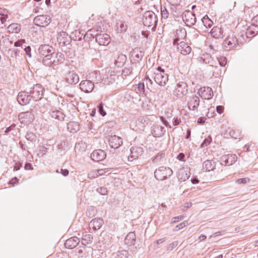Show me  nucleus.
I'll return each mask as SVG.
<instances>
[{"mask_svg":"<svg viewBox=\"0 0 258 258\" xmlns=\"http://www.w3.org/2000/svg\"><path fill=\"white\" fill-rule=\"evenodd\" d=\"M172 170L169 167L161 166L154 172L155 178L158 180H164L171 176Z\"/></svg>","mask_w":258,"mask_h":258,"instance_id":"1","label":"nucleus"},{"mask_svg":"<svg viewBox=\"0 0 258 258\" xmlns=\"http://www.w3.org/2000/svg\"><path fill=\"white\" fill-rule=\"evenodd\" d=\"M158 22L157 18L156 15L152 11H147L143 19V22L145 26L148 27H153L155 28Z\"/></svg>","mask_w":258,"mask_h":258,"instance_id":"2","label":"nucleus"},{"mask_svg":"<svg viewBox=\"0 0 258 258\" xmlns=\"http://www.w3.org/2000/svg\"><path fill=\"white\" fill-rule=\"evenodd\" d=\"M154 80L155 83L161 86H164L168 80V76L160 67L154 73Z\"/></svg>","mask_w":258,"mask_h":258,"instance_id":"3","label":"nucleus"},{"mask_svg":"<svg viewBox=\"0 0 258 258\" xmlns=\"http://www.w3.org/2000/svg\"><path fill=\"white\" fill-rule=\"evenodd\" d=\"M44 89L42 86L39 84L35 85L32 90L28 92L31 100L34 101L40 100L43 96Z\"/></svg>","mask_w":258,"mask_h":258,"instance_id":"4","label":"nucleus"},{"mask_svg":"<svg viewBox=\"0 0 258 258\" xmlns=\"http://www.w3.org/2000/svg\"><path fill=\"white\" fill-rule=\"evenodd\" d=\"M188 91L187 85L184 82H180L177 84L173 91V94L177 97L181 98L185 95Z\"/></svg>","mask_w":258,"mask_h":258,"instance_id":"5","label":"nucleus"},{"mask_svg":"<svg viewBox=\"0 0 258 258\" xmlns=\"http://www.w3.org/2000/svg\"><path fill=\"white\" fill-rule=\"evenodd\" d=\"M18 118L21 123L30 124L33 121L34 115L32 111H28L19 113Z\"/></svg>","mask_w":258,"mask_h":258,"instance_id":"6","label":"nucleus"},{"mask_svg":"<svg viewBox=\"0 0 258 258\" xmlns=\"http://www.w3.org/2000/svg\"><path fill=\"white\" fill-rule=\"evenodd\" d=\"M182 17L183 21L186 26L189 27L194 25L196 22L195 15L189 11L184 12Z\"/></svg>","mask_w":258,"mask_h":258,"instance_id":"7","label":"nucleus"},{"mask_svg":"<svg viewBox=\"0 0 258 258\" xmlns=\"http://www.w3.org/2000/svg\"><path fill=\"white\" fill-rule=\"evenodd\" d=\"M237 160L235 154H227L223 155L220 158L221 164L225 166H229L234 163Z\"/></svg>","mask_w":258,"mask_h":258,"instance_id":"8","label":"nucleus"},{"mask_svg":"<svg viewBox=\"0 0 258 258\" xmlns=\"http://www.w3.org/2000/svg\"><path fill=\"white\" fill-rule=\"evenodd\" d=\"M198 94L204 99L210 100L213 96V92L212 89L209 87L201 88L198 91Z\"/></svg>","mask_w":258,"mask_h":258,"instance_id":"9","label":"nucleus"},{"mask_svg":"<svg viewBox=\"0 0 258 258\" xmlns=\"http://www.w3.org/2000/svg\"><path fill=\"white\" fill-rule=\"evenodd\" d=\"M34 22L37 26L44 27L50 23V18L46 15H39L34 18Z\"/></svg>","mask_w":258,"mask_h":258,"instance_id":"10","label":"nucleus"},{"mask_svg":"<svg viewBox=\"0 0 258 258\" xmlns=\"http://www.w3.org/2000/svg\"><path fill=\"white\" fill-rule=\"evenodd\" d=\"M31 100V97L28 92H20L17 96V101L21 105L28 104Z\"/></svg>","mask_w":258,"mask_h":258,"instance_id":"11","label":"nucleus"},{"mask_svg":"<svg viewBox=\"0 0 258 258\" xmlns=\"http://www.w3.org/2000/svg\"><path fill=\"white\" fill-rule=\"evenodd\" d=\"M131 154L128 157L129 161H132L134 160L141 156L143 153V149L139 147H132L130 150Z\"/></svg>","mask_w":258,"mask_h":258,"instance_id":"12","label":"nucleus"},{"mask_svg":"<svg viewBox=\"0 0 258 258\" xmlns=\"http://www.w3.org/2000/svg\"><path fill=\"white\" fill-rule=\"evenodd\" d=\"M94 88V83L89 80L83 81L80 84V89L85 93L91 92Z\"/></svg>","mask_w":258,"mask_h":258,"instance_id":"13","label":"nucleus"},{"mask_svg":"<svg viewBox=\"0 0 258 258\" xmlns=\"http://www.w3.org/2000/svg\"><path fill=\"white\" fill-rule=\"evenodd\" d=\"M200 98L198 96L192 95L188 100V107L190 110H195L198 108L200 104Z\"/></svg>","mask_w":258,"mask_h":258,"instance_id":"14","label":"nucleus"},{"mask_svg":"<svg viewBox=\"0 0 258 258\" xmlns=\"http://www.w3.org/2000/svg\"><path fill=\"white\" fill-rule=\"evenodd\" d=\"M108 141L110 147L113 149H117L122 144V139L115 135L111 136Z\"/></svg>","mask_w":258,"mask_h":258,"instance_id":"15","label":"nucleus"},{"mask_svg":"<svg viewBox=\"0 0 258 258\" xmlns=\"http://www.w3.org/2000/svg\"><path fill=\"white\" fill-rule=\"evenodd\" d=\"M66 82L70 84L75 85L79 81V77L76 73L69 71L66 77Z\"/></svg>","mask_w":258,"mask_h":258,"instance_id":"16","label":"nucleus"},{"mask_svg":"<svg viewBox=\"0 0 258 258\" xmlns=\"http://www.w3.org/2000/svg\"><path fill=\"white\" fill-rule=\"evenodd\" d=\"M105 157L106 153L102 150H95L91 154V159L96 162H99L105 159Z\"/></svg>","mask_w":258,"mask_h":258,"instance_id":"17","label":"nucleus"},{"mask_svg":"<svg viewBox=\"0 0 258 258\" xmlns=\"http://www.w3.org/2000/svg\"><path fill=\"white\" fill-rule=\"evenodd\" d=\"M96 40L100 45L106 46L110 43V38L107 34L96 35Z\"/></svg>","mask_w":258,"mask_h":258,"instance_id":"18","label":"nucleus"},{"mask_svg":"<svg viewBox=\"0 0 258 258\" xmlns=\"http://www.w3.org/2000/svg\"><path fill=\"white\" fill-rule=\"evenodd\" d=\"M80 242V239L76 236L72 237L67 239L65 243L64 246L66 248L69 249H73L76 247Z\"/></svg>","mask_w":258,"mask_h":258,"instance_id":"19","label":"nucleus"},{"mask_svg":"<svg viewBox=\"0 0 258 258\" xmlns=\"http://www.w3.org/2000/svg\"><path fill=\"white\" fill-rule=\"evenodd\" d=\"M57 41L60 47L67 46L70 44V37L65 32H62L60 36L57 38Z\"/></svg>","mask_w":258,"mask_h":258,"instance_id":"20","label":"nucleus"},{"mask_svg":"<svg viewBox=\"0 0 258 258\" xmlns=\"http://www.w3.org/2000/svg\"><path fill=\"white\" fill-rule=\"evenodd\" d=\"M130 55L132 60L139 62L144 55V52L141 49H132Z\"/></svg>","mask_w":258,"mask_h":258,"instance_id":"21","label":"nucleus"},{"mask_svg":"<svg viewBox=\"0 0 258 258\" xmlns=\"http://www.w3.org/2000/svg\"><path fill=\"white\" fill-rule=\"evenodd\" d=\"M104 223L103 220L101 218H95L92 220L89 223V228L94 231L99 229Z\"/></svg>","mask_w":258,"mask_h":258,"instance_id":"22","label":"nucleus"},{"mask_svg":"<svg viewBox=\"0 0 258 258\" xmlns=\"http://www.w3.org/2000/svg\"><path fill=\"white\" fill-rule=\"evenodd\" d=\"M134 68H137V64H132L131 66L129 67L124 68L122 71V77L123 78H126L127 76H133L135 73Z\"/></svg>","mask_w":258,"mask_h":258,"instance_id":"23","label":"nucleus"},{"mask_svg":"<svg viewBox=\"0 0 258 258\" xmlns=\"http://www.w3.org/2000/svg\"><path fill=\"white\" fill-rule=\"evenodd\" d=\"M223 45L225 47L233 48L238 45L237 39L235 37H228L223 42Z\"/></svg>","mask_w":258,"mask_h":258,"instance_id":"24","label":"nucleus"},{"mask_svg":"<svg viewBox=\"0 0 258 258\" xmlns=\"http://www.w3.org/2000/svg\"><path fill=\"white\" fill-rule=\"evenodd\" d=\"M258 34V25L252 24L249 26L246 32V35L248 38L253 37Z\"/></svg>","mask_w":258,"mask_h":258,"instance_id":"25","label":"nucleus"},{"mask_svg":"<svg viewBox=\"0 0 258 258\" xmlns=\"http://www.w3.org/2000/svg\"><path fill=\"white\" fill-rule=\"evenodd\" d=\"M216 164L213 160H207L203 163V169L206 172L213 170Z\"/></svg>","mask_w":258,"mask_h":258,"instance_id":"26","label":"nucleus"},{"mask_svg":"<svg viewBox=\"0 0 258 258\" xmlns=\"http://www.w3.org/2000/svg\"><path fill=\"white\" fill-rule=\"evenodd\" d=\"M55 50L52 49L50 53L45 56V58L43 59V63L46 66L51 65V63H53V60L55 58Z\"/></svg>","mask_w":258,"mask_h":258,"instance_id":"27","label":"nucleus"},{"mask_svg":"<svg viewBox=\"0 0 258 258\" xmlns=\"http://www.w3.org/2000/svg\"><path fill=\"white\" fill-rule=\"evenodd\" d=\"M135 241L136 235L134 232H130L128 233L124 239L125 243L128 246H132L134 245L135 243Z\"/></svg>","mask_w":258,"mask_h":258,"instance_id":"28","label":"nucleus"},{"mask_svg":"<svg viewBox=\"0 0 258 258\" xmlns=\"http://www.w3.org/2000/svg\"><path fill=\"white\" fill-rule=\"evenodd\" d=\"M173 43L174 46L176 47L177 48H190V46L184 40L174 39Z\"/></svg>","mask_w":258,"mask_h":258,"instance_id":"29","label":"nucleus"},{"mask_svg":"<svg viewBox=\"0 0 258 258\" xmlns=\"http://www.w3.org/2000/svg\"><path fill=\"white\" fill-rule=\"evenodd\" d=\"M190 177V173L187 169H181L178 173V178L181 181H185Z\"/></svg>","mask_w":258,"mask_h":258,"instance_id":"30","label":"nucleus"},{"mask_svg":"<svg viewBox=\"0 0 258 258\" xmlns=\"http://www.w3.org/2000/svg\"><path fill=\"white\" fill-rule=\"evenodd\" d=\"M8 31L12 33H18L21 30V26L18 23H12L7 27Z\"/></svg>","mask_w":258,"mask_h":258,"instance_id":"31","label":"nucleus"},{"mask_svg":"<svg viewBox=\"0 0 258 258\" xmlns=\"http://www.w3.org/2000/svg\"><path fill=\"white\" fill-rule=\"evenodd\" d=\"M50 114L52 118L58 120H63L65 117L64 113L58 110L51 111Z\"/></svg>","mask_w":258,"mask_h":258,"instance_id":"32","label":"nucleus"},{"mask_svg":"<svg viewBox=\"0 0 258 258\" xmlns=\"http://www.w3.org/2000/svg\"><path fill=\"white\" fill-rule=\"evenodd\" d=\"M186 36V31L184 28L179 27L176 30V38L179 40H184Z\"/></svg>","mask_w":258,"mask_h":258,"instance_id":"33","label":"nucleus"},{"mask_svg":"<svg viewBox=\"0 0 258 258\" xmlns=\"http://www.w3.org/2000/svg\"><path fill=\"white\" fill-rule=\"evenodd\" d=\"M126 57L123 54H119L114 60V64L117 67H121L126 61Z\"/></svg>","mask_w":258,"mask_h":258,"instance_id":"34","label":"nucleus"},{"mask_svg":"<svg viewBox=\"0 0 258 258\" xmlns=\"http://www.w3.org/2000/svg\"><path fill=\"white\" fill-rule=\"evenodd\" d=\"M93 236L90 234H85L82 238V243L84 245H86L92 242Z\"/></svg>","mask_w":258,"mask_h":258,"instance_id":"35","label":"nucleus"},{"mask_svg":"<svg viewBox=\"0 0 258 258\" xmlns=\"http://www.w3.org/2000/svg\"><path fill=\"white\" fill-rule=\"evenodd\" d=\"M165 157V152L164 151L158 153L153 159L152 162L154 164H157L161 161V159Z\"/></svg>","mask_w":258,"mask_h":258,"instance_id":"36","label":"nucleus"},{"mask_svg":"<svg viewBox=\"0 0 258 258\" xmlns=\"http://www.w3.org/2000/svg\"><path fill=\"white\" fill-rule=\"evenodd\" d=\"M55 59L53 60V64L58 63H61L64 59V55L62 53L59 52L55 51Z\"/></svg>","mask_w":258,"mask_h":258,"instance_id":"37","label":"nucleus"},{"mask_svg":"<svg viewBox=\"0 0 258 258\" xmlns=\"http://www.w3.org/2000/svg\"><path fill=\"white\" fill-rule=\"evenodd\" d=\"M67 128L71 133H75L79 131V126L75 122H70L68 123Z\"/></svg>","mask_w":258,"mask_h":258,"instance_id":"38","label":"nucleus"},{"mask_svg":"<svg viewBox=\"0 0 258 258\" xmlns=\"http://www.w3.org/2000/svg\"><path fill=\"white\" fill-rule=\"evenodd\" d=\"M127 29V25L124 22H121L117 24V30L118 32H125Z\"/></svg>","mask_w":258,"mask_h":258,"instance_id":"39","label":"nucleus"},{"mask_svg":"<svg viewBox=\"0 0 258 258\" xmlns=\"http://www.w3.org/2000/svg\"><path fill=\"white\" fill-rule=\"evenodd\" d=\"M154 132H157V133H155V135L158 136H161L164 134L165 132V129L164 127L161 125H157L154 128Z\"/></svg>","mask_w":258,"mask_h":258,"instance_id":"40","label":"nucleus"},{"mask_svg":"<svg viewBox=\"0 0 258 258\" xmlns=\"http://www.w3.org/2000/svg\"><path fill=\"white\" fill-rule=\"evenodd\" d=\"M154 132H157V133H155V135L158 136H161L164 134L165 132V129L164 127L161 125H157L154 128Z\"/></svg>","mask_w":258,"mask_h":258,"instance_id":"41","label":"nucleus"},{"mask_svg":"<svg viewBox=\"0 0 258 258\" xmlns=\"http://www.w3.org/2000/svg\"><path fill=\"white\" fill-rule=\"evenodd\" d=\"M107 171H108V169L107 168L100 169L98 170H94L92 173H95V175L91 176V178H96L99 176L102 175Z\"/></svg>","mask_w":258,"mask_h":258,"instance_id":"42","label":"nucleus"},{"mask_svg":"<svg viewBox=\"0 0 258 258\" xmlns=\"http://www.w3.org/2000/svg\"><path fill=\"white\" fill-rule=\"evenodd\" d=\"M211 59V56L209 53H206V54H202L201 56L200 61L205 63H209Z\"/></svg>","mask_w":258,"mask_h":258,"instance_id":"43","label":"nucleus"},{"mask_svg":"<svg viewBox=\"0 0 258 258\" xmlns=\"http://www.w3.org/2000/svg\"><path fill=\"white\" fill-rule=\"evenodd\" d=\"M8 19V15L0 14V21L1 22V23L0 24V28H3L6 26V25L5 23L7 21Z\"/></svg>","mask_w":258,"mask_h":258,"instance_id":"44","label":"nucleus"},{"mask_svg":"<svg viewBox=\"0 0 258 258\" xmlns=\"http://www.w3.org/2000/svg\"><path fill=\"white\" fill-rule=\"evenodd\" d=\"M202 22L205 26L207 28H210L213 23V22L209 18H206L205 17L202 19Z\"/></svg>","mask_w":258,"mask_h":258,"instance_id":"45","label":"nucleus"},{"mask_svg":"<svg viewBox=\"0 0 258 258\" xmlns=\"http://www.w3.org/2000/svg\"><path fill=\"white\" fill-rule=\"evenodd\" d=\"M25 138L27 140L30 141V142H33L36 140V136L35 134L30 132L27 133L25 136Z\"/></svg>","mask_w":258,"mask_h":258,"instance_id":"46","label":"nucleus"},{"mask_svg":"<svg viewBox=\"0 0 258 258\" xmlns=\"http://www.w3.org/2000/svg\"><path fill=\"white\" fill-rule=\"evenodd\" d=\"M98 31H99V28H98L97 29L92 28L87 31V32H86V35L88 36H90V37H91V36L94 37V36H96V35H99V34H98V33H95L96 32H98Z\"/></svg>","mask_w":258,"mask_h":258,"instance_id":"47","label":"nucleus"},{"mask_svg":"<svg viewBox=\"0 0 258 258\" xmlns=\"http://www.w3.org/2000/svg\"><path fill=\"white\" fill-rule=\"evenodd\" d=\"M128 256V251L125 250L118 251L117 253L116 258H127Z\"/></svg>","mask_w":258,"mask_h":258,"instance_id":"48","label":"nucleus"},{"mask_svg":"<svg viewBox=\"0 0 258 258\" xmlns=\"http://www.w3.org/2000/svg\"><path fill=\"white\" fill-rule=\"evenodd\" d=\"M250 182V179L248 177L237 179L235 182L239 184H246Z\"/></svg>","mask_w":258,"mask_h":258,"instance_id":"49","label":"nucleus"},{"mask_svg":"<svg viewBox=\"0 0 258 258\" xmlns=\"http://www.w3.org/2000/svg\"><path fill=\"white\" fill-rule=\"evenodd\" d=\"M161 15L162 18L167 19L168 17L169 13L165 7H161Z\"/></svg>","mask_w":258,"mask_h":258,"instance_id":"50","label":"nucleus"},{"mask_svg":"<svg viewBox=\"0 0 258 258\" xmlns=\"http://www.w3.org/2000/svg\"><path fill=\"white\" fill-rule=\"evenodd\" d=\"M52 49H38L39 53L44 56L43 59L45 58V56L50 53Z\"/></svg>","mask_w":258,"mask_h":258,"instance_id":"51","label":"nucleus"},{"mask_svg":"<svg viewBox=\"0 0 258 258\" xmlns=\"http://www.w3.org/2000/svg\"><path fill=\"white\" fill-rule=\"evenodd\" d=\"M212 142V138L210 136H208L207 138H206L203 143H202L201 147L202 148H205L208 146Z\"/></svg>","mask_w":258,"mask_h":258,"instance_id":"52","label":"nucleus"},{"mask_svg":"<svg viewBox=\"0 0 258 258\" xmlns=\"http://www.w3.org/2000/svg\"><path fill=\"white\" fill-rule=\"evenodd\" d=\"M219 64L221 67H224L227 63V58L225 56H220L218 58Z\"/></svg>","mask_w":258,"mask_h":258,"instance_id":"53","label":"nucleus"},{"mask_svg":"<svg viewBox=\"0 0 258 258\" xmlns=\"http://www.w3.org/2000/svg\"><path fill=\"white\" fill-rule=\"evenodd\" d=\"M96 191L102 195H106L108 190L105 187H100L96 189Z\"/></svg>","mask_w":258,"mask_h":258,"instance_id":"54","label":"nucleus"},{"mask_svg":"<svg viewBox=\"0 0 258 258\" xmlns=\"http://www.w3.org/2000/svg\"><path fill=\"white\" fill-rule=\"evenodd\" d=\"M98 111L99 112L100 114L102 116H104L105 115H106V111L104 109L103 104L102 103H100L98 105Z\"/></svg>","mask_w":258,"mask_h":258,"instance_id":"55","label":"nucleus"},{"mask_svg":"<svg viewBox=\"0 0 258 258\" xmlns=\"http://www.w3.org/2000/svg\"><path fill=\"white\" fill-rule=\"evenodd\" d=\"M26 41L25 39H20L16 42L14 44L15 47H23V44L25 43Z\"/></svg>","mask_w":258,"mask_h":258,"instance_id":"56","label":"nucleus"},{"mask_svg":"<svg viewBox=\"0 0 258 258\" xmlns=\"http://www.w3.org/2000/svg\"><path fill=\"white\" fill-rule=\"evenodd\" d=\"M172 6L176 7L179 5L181 0H167Z\"/></svg>","mask_w":258,"mask_h":258,"instance_id":"57","label":"nucleus"},{"mask_svg":"<svg viewBox=\"0 0 258 258\" xmlns=\"http://www.w3.org/2000/svg\"><path fill=\"white\" fill-rule=\"evenodd\" d=\"M188 225V222L187 221H184L180 224L177 225L176 226V228H177V230H180L181 229H182L184 227Z\"/></svg>","mask_w":258,"mask_h":258,"instance_id":"58","label":"nucleus"},{"mask_svg":"<svg viewBox=\"0 0 258 258\" xmlns=\"http://www.w3.org/2000/svg\"><path fill=\"white\" fill-rule=\"evenodd\" d=\"M178 244V242L177 241H175L171 243L168 246V250H172L174 248H175Z\"/></svg>","mask_w":258,"mask_h":258,"instance_id":"59","label":"nucleus"},{"mask_svg":"<svg viewBox=\"0 0 258 258\" xmlns=\"http://www.w3.org/2000/svg\"><path fill=\"white\" fill-rule=\"evenodd\" d=\"M146 82L147 86L148 88L152 85V81L151 79L149 78L148 76H146Z\"/></svg>","mask_w":258,"mask_h":258,"instance_id":"60","label":"nucleus"},{"mask_svg":"<svg viewBox=\"0 0 258 258\" xmlns=\"http://www.w3.org/2000/svg\"><path fill=\"white\" fill-rule=\"evenodd\" d=\"M24 168L25 170H32L33 169L32 165L30 163L27 162L25 164Z\"/></svg>","mask_w":258,"mask_h":258,"instance_id":"61","label":"nucleus"},{"mask_svg":"<svg viewBox=\"0 0 258 258\" xmlns=\"http://www.w3.org/2000/svg\"><path fill=\"white\" fill-rule=\"evenodd\" d=\"M206 119L207 118L205 117H200L198 118L197 122L199 124H203L205 122Z\"/></svg>","mask_w":258,"mask_h":258,"instance_id":"62","label":"nucleus"},{"mask_svg":"<svg viewBox=\"0 0 258 258\" xmlns=\"http://www.w3.org/2000/svg\"><path fill=\"white\" fill-rule=\"evenodd\" d=\"M69 68L66 64H62L60 66V72H62V71H68Z\"/></svg>","mask_w":258,"mask_h":258,"instance_id":"63","label":"nucleus"},{"mask_svg":"<svg viewBox=\"0 0 258 258\" xmlns=\"http://www.w3.org/2000/svg\"><path fill=\"white\" fill-rule=\"evenodd\" d=\"M216 110L219 114H221L224 111V107L221 105L217 106L216 107Z\"/></svg>","mask_w":258,"mask_h":258,"instance_id":"64","label":"nucleus"}]
</instances>
